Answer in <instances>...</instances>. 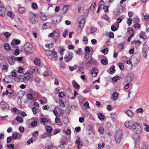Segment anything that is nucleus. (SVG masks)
<instances>
[{
    "mask_svg": "<svg viewBox=\"0 0 149 149\" xmlns=\"http://www.w3.org/2000/svg\"><path fill=\"white\" fill-rule=\"evenodd\" d=\"M96 3V2L95 1L94 3H93L91 4V6H90V9L91 10H93L94 9V8H95V6Z\"/></svg>",
    "mask_w": 149,
    "mask_h": 149,
    "instance_id": "obj_42",
    "label": "nucleus"
},
{
    "mask_svg": "<svg viewBox=\"0 0 149 149\" xmlns=\"http://www.w3.org/2000/svg\"><path fill=\"white\" fill-rule=\"evenodd\" d=\"M17 120L20 123H22L23 121V119L21 117L17 116L16 118Z\"/></svg>",
    "mask_w": 149,
    "mask_h": 149,
    "instance_id": "obj_29",
    "label": "nucleus"
},
{
    "mask_svg": "<svg viewBox=\"0 0 149 149\" xmlns=\"http://www.w3.org/2000/svg\"><path fill=\"white\" fill-rule=\"evenodd\" d=\"M7 15L12 19L13 17L14 16V14L11 12L10 11L8 12Z\"/></svg>",
    "mask_w": 149,
    "mask_h": 149,
    "instance_id": "obj_34",
    "label": "nucleus"
},
{
    "mask_svg": "<svg viewBox=\"0 0 149 149\" xmlns=\"http://www.w3.org/2000/svg\"><path fill=\"white\" fill-rule=\"evenodd\" d=\"M148 48V47L147 46L146 42H144L143 43V49L142 52H146L147 50V49Z\"/></svg>",
    "mask_w": 149,
    "mask_h": 149,
    "instance_id": "obj_21",
    "label": "nucleus"
},
{
    "mask_svg": "<svg viewBox=\"0 0 149 149\" xmlns=\"http://www.w3.org/2000/svg\"><path fill=\"white\" fill-rule=\"evenodd\" d=\"M101 61L102 64L103 65H106L108 64V61L106 59H102Z\"/></svg>",
    "mask_w": 149,
    "mask_h": 149,
    "instance_id": "obj_37",
    "label": "nucleus"
},
{
    "mask_svg": "<svg viewBox=\"0 0 149 149\" xmlns=\"http://www.w3.org/2000/svg\"><path fill=\"white\" fill-rule=\"evenodd\" d=\"M134 75L132 73L129 74L125 78V80L129 83L133 79Z\"/></svg>",
    "mask_w": 149,
    "mask_h": 149,
    "instance_id": "obj_8",
    "label": "nucleus"
},
{
    "mask_svg": "<svg viewBox=\"0 0 149 149\" xmlns=\"http://www.w3.org/2000/svg\"><path fill=\"white\" fill-rule=\"evenodd\" d=\"M98 117L100 120H104V116L102 113H100L98 114Z\"/></svg>",
    "mask_w": 149,
    "mask_h": 149,
    "instance_id": "obj_27",
    "label": "nucleus"
},
{
    "mask_svg": "<svg viewBox=\"0 0 149 149\" xmlns=\"http://www.w3.org/2000/svg\"><path fill=\"white\" fill-rule=\"evenodd\" d=\"M85 22V19H82L79 22V27L80 28H83Z\"/></svg>",
    "mask_w": 149,
    "mask_h": 149,
    "instance_id": "obj_12",
    "label": "nucleus"
},
{
    "mask_svg": "<svg viewBox=\"0 0 149 149\" xmlns=\"http://www.w3.org/2000/svg\"><path fill=\"white\" fill-rule=\"evenodd\" d=\"M63 132L64 133H65L67 134L68 135H69L71 133V131L70 129H68L66 131L65 130H63Z\"/></svg>",
    "mask_w": 149,
    "mask_h": 149,
    "instance_id": "obj_33",
    "label": "nucleus"
},
{
    "mask_svg": "<svg viewBox=\"0 0 149 149\" xmlns=\"http://www.w3.org/2000/svg\"><path fill=\"white\" fill-rule=\"evenodd\" d=\"M10 58H11L12 61L13 62H14L17 60L16 57L14 58L13 56H10Z\"/></svg>",
    "mask_w": 149,
    "mask_h": 149,
    "instance_id": "obj_60",
    "label": "nucleus"
},
{
    "mask_svg": "<svg viewBox=\"0 0 149 149\" xmlns=\"http://www.w3.org/2000/svg\"><path fill=\"white\" fill-rule=\"evenodd\" d=\"M37 121L34 120V121L31 122V125L33 127H36L37 125Z\"/></svg>",
    "mask_w": 149,
    "mask_h": 149,
    "instance_id": "obj_41",
    "label": "nucleus"
},
{
    "mask_svg": "<svg viewBox=\"0 0 149 149\" xmlns=\"http://www.w3.org/2000/svg\"><path fill=\"white\" fill-rule=\"evenodd\" d=\"M125 113L129 117H132L133 116V113L130 110H127Z\"/></svg>",
    "mask_w": 149,
    "mask_h": 149,
    "instance_id": "obj_23",
    "label": "nucleus"
},
{
    "mask_svg": "<svg viewBox=\"0 0 149 149\" xmlns=\"http://www.w3.org/2000/svg\"><path fill=\"white\" fill-rule=\"evenodd\" d=\"M145 127L144 128L146 132H149V126L146 123L144 124Z\"/></svg>",
    "mask_w": 149,
    "mask_h": 149,
    "instance_id": "obj_38",
    "label": "nucleus"
},
{
    "mask_svg": "<svg viewBox=\"0 0 149 149\" xmlns=\"http://www.w3.org/2000/svg\"><path fill=\"white\" fill-rule=\"evenodd\" d=\"M4 35L6 38H8L9 37V36H10V34L9 32H6L4 33Z\"/></svg>",
    "mask_w": 149,
    "mask_h": 149,
    "instance_id": "obj_63",
    "label": "nucleus"
},
{
    "mask_svg": "<svg viewBox=\"0 0 149 149\" xmlns=\"http://www.w3.org/2000/svg\"><path fill=\"white\" fill-rule=\"evenodd\" d=\"M30 14L29 18L31 22L33 24L37 22L38 20L36 14L33 12H31Z\"/></svg>",
    "mask_w": 149,
    "mask_h": 149,
    "instance_id": "obj_4",
    "label": "nucleus"
},
{
    "mask_svg": "<svg viewBox=\"0 0 149 149\" xmlns=\"http://www.w3.org/2000/svg\"><path fill=\"white\" fill-rule=\"evenodd\" d=\"M33 138L30 139L27 141V143L29 145H30L33 142Z\"/></svg>",
    "mask_w": 149,
    "mask_h": 149,
    "instance_id": "obj_46",
    "label": "nucleus"
},
{
    "mask_svg": "<svg viewBox=\"0 0 149 149\" xmlns=\"http://www.w3.org/2000/svg\"><path fill=\"white\" fill-rule=\"evenodd\" d=\"M24 130V129L23 127L20 126L19 128V130L21 133H23Z\"/></svg>",
    "mask_w": 149,
    "mask_h": 149,
    "instance_id": "obj_56",
    "label": "nucleus"
},
{
    "mask_svg": "<svg viewBox=\"0 0 149 149\" xmlns=\"http://www.w3.org/2000/svg\"><path fill=\"white\" fill-rule=\"evenodd\" d=\"M114 68V66H112L110 68V71L111 74H113L114 72L115 71Z\"/></svg>",
    "mask_w": 149,
    "mask_h": 149,
    "instance_id": "obj_36",
    "label": "nucleus"
},
{
    "mask_svg": "<svg viewBox=\"0 0 149 149\" xmlns=\"http://www.w3.org/2000/svg\"><path fill=\"white\" fill-rule=\"evenodd\" d=\"M131 60L132 61L134 62L136 64H137L140 61V58L139 56H136L134 57V58L132 57Z\"/></svg>",
    "mask_w": 149,
    "mask_h": 149,
    "instance_id": "obj_10",
    "label": "nucleus"
},
{
    "mask_svg": "<svg viewBox=\"0 0 149 149\" xmlns=\"http://www.w3.org/2000/svg\"><path fill=\"white\" fill-rule=\"evenodd\" d=\"M140 133L136 132V133L134 135L133 139L135 141L136 140L137 141L138 140H139L140 139V136L139 134Z\"/></svg>",
    "mask_w": 149,
    "mask_h": 149,
    "instance_id": "obj_16",
    "label": "nucleus"
},
{
    "mask_svg": "<svg viewBox=\"0 0 149 149\" xmlns=\"http://www.w3.org/2000/svg\"><path fill=\"white\" fill-rule=\"evenodd\" d=\"M52 52L50 50L46 51V53L49 58L52 57Z\"/></svg>",
    "mask_w": 149,
    "mask_h": 149,
    "instance_id": "obj_22",
    "label": "nucleus"
},
{
    "mask_svg": "<svg viewBox=\"0 0 149 149\" xmlns=\"http://www.w3.org/2000/svg\"><path fill=\"white\" fill-rule=\"evenodd\" d=\"M60 132V129H55L54 130V132L53 133V134L54 135H56L57 133H59Z\"/></svg>",
    "mask_w": 149,
    "mask_h": 149,
    "instance_id": "obj_48",
    "label": "nucleus"
},
{
    "mask_svg": "<svg viewBox=\"0 0 149 149\" xmlns=\"http://www.w3.org/2000/svg\"><path fill=\"white\" fill-rule=\"evenodd\" d=\"M19 80L17 81L23 82L24 81V77L22 75H20L18 76Z\"/></svg>",
    "mask_w": 149,
    "mask_h": 149,
    "instance_id": "obj_30",
    "label": "nucleus"
},
{
    "mask_svg": "<svg viewBox=\"0 0 149 149\" xmlns=\"http://www.w3.org/2000/svg\"><path fill=\"white\" fill-rule=\"evenodd\" d=\"M27 99L29 100H32L33 96L31 94H29L27 95Z\"/></svg>",
    "mask_w": 149,
    "mask_h": 149,
    "instance_id": "obj_49",
    "label": "nucleus"
},
{
    "mask_svg": "<svg viewBox=\"0 0 149 149\" xmlns=\"http://www.w3.org/2000/svg\"><path fill=\"white\" fill-rule=\"evenodd\" d=\"M2 71L3 72H7V68L5 65H3L2 68Z\"/></svg>",
    "mask_w": 149,
    "mask_h": 149,
    "instance_id": "obj_61",
    "label": "nucleus"
},
{
    "mask_svg": "<svg viewBox=\"0 0 149 149\" xmlns=\"http://www.w3.org/2000/svg\"><path fill=\"white\" fill-rule=\"evenodd\" d=\"M37 5L36 3H33L32 5V7L33 9H36L37 8Z\"/></svg>",
    "mask_w": 149,
    "mask_h": 149,
    "instance_id": "obj_58",
    "label": "nucleus"
},
{
    "mask_svg": "<svg viewBox=\"0 0 149 149\" xmlns=\"http://www.w3.org/2000/svg\"><path fill=\"white\" fill-rule=\"evenodd\" d=\"M40 18L43 21H45L47 19V17L45 15L41 14L40 16Z\"/></svg>",
    "mask_w": 149,
    "mask_h": 149,
    "instance_id": "obj_39",
    "label": "nucleus"
},
{
    "mask_svg": "<svg viewBox=\"0 0 149 149\" xmlns=\"http://www.w3.org/2000/svg\"><path fill=\"white\" fill-rule=\"evenodd\" d=\"M60 105L62 107H65V105L63 101L62 100L59 101Z\"/></svg>",
    "mask_w": 149,
    "mask_h": 149,
    "instance_id": "obj_53",
    "label": "nucleus"
},
{
    "mask_svg": "<svg viewBox=\"0 0 149 149\" xmlns=\"http://www.w3.org/2000/svg\"><path fill=\"white\" fill-rule=\"evenodd\" d=\"M4 47L5 49L7 51H9L10 50V45L8 43H6L4 45Z\"/></svg>",
    "mask_w": 149,
    "mask_h": 149,
    "instance_id": "obj_26",
    "label": "nucleus"
},
{
    "mask_svg": "<svg viewBox=\"0 0 149 149\" xmlns=\"http://www.w3.org/2000/svg\"><path fill=\"white\" fill-rule=\"evenodd\" d=\"M46 130L47 133L50 134L52 131L53 129L52 127L50 126H47L46 127Z\"/></svg>",
    "mask_w": 149,
    "mask_h": 149,
    "instance_id": "obj_20",
    "label": "nucleus"
},
{
    "mask_svg": "<svg viewBox=\"0 0 149 149\" xmlns=\"http://www.w3.org/2000/svg\"><path fill=\"white\" fill-rule=\"evenodd\" d=\"M5 15L6 13L3 10L1 9H0V15L4 16H5Z\"/></svg>",
    "mask_w": 149,
    "mask_h": 149,
    "instance_id": "obj_55",
    "label": "nucleus"
},
{
    "mask_svg": "<svg viewBox=\"0 0 149 149\" xmlns=\"http://www.w3.org/2000/svg\"><path fill=\"white\" fill-rule=\"evenodd\" d=\"M119 77L118 75H116L112 78V80L114 82H115L119 79Z\"/></svg>",
    "mask_w": 149,
    "mask_h": 149,
    "instance_id": "obj_28",
    "label": "nucleus"
},
{
    "mask_svg": "<svg viewBox=\"0 0 149 149\" xmlns=\"http://www.w3.org/2000/svg\"><path fill=\"white\" fill-rule=\"evenodd\" d=\"M0 107L3 109H9L8 105L3 101H1L0 103Z\"/></svg>",
    "mask_w": 149,
    "mask_h": 149,
    "instance_id": "obj_9",
    "label": "nucleus"
},
{
    "mask_svg": "<svg viewBox=\"0 0 149 149\" xmlns=\"http://www.w3.org/2000/svg\"><path fill=\"white\" fill-rule=\"evenodd\" d=\"M111 29L113 31H115L117 30V29L116 28V26L113 25L111 26Z\"/></svg>",
    "mask_w": 149,
    "mask_h": 149,
    "instance_id": "obj_51",
    "label": "nucleus"
},
{
    "mask_svg": "<svg viewBox=\"0 0 149 149\" xmlns=\"http://www.w3.org/2000/svg\"><path fill=\"white\" fill-rule=\"evenodd\" d=\"M119 67L120 68L121 70H123L124 68V66L123 64L122 63H120L119 64Z\"/></svg>",
    "mask_w": 149,
    "mask_h": 149,
    "instance_id": "obj_64",
    "label": "nucleus"
},
{
    "mask_svg": "<svg viewBox=\"0 0 149 149\" xmlns=\"http://www.w3.org/2000/svg\"><path fill=\"white\" fill-rule=\"evenodd\" d=\"M18 11L19 13L22 14H24L26 10L25 8L23 7H20L19 8Z\"/></svg>",
    "mask_w": 149,
    "mask_h": 149,
    "instance_id": "obj_14",
    "label": "nucleus"
},
{
    "mask_svg": "<svg viewBox=\"0 0 149 149\" xmlns=\"http://www.w3.org/2000/svg\"><path fill=\"white\" fill-rule=\"evenodd\" d=\"M38 71V69L36 66H33L30 69V72L32 73L35 74Z\"/></svg>",
    "mask_w": 149,
    "mask_h": 149,
    "instance_id": "obj_11",
    "label": "nucleus"
},
{
    "mask_svg": "<svg viewBox=\"0 0 149 149\" xmlns=\"http://www.w3.org/2000/svg\"><path fill=\"white\" fill-rule=\"evenodd\" d=\"M68 9V7L67 6H65L63 7V13L65 14L66 12Z\"/></svg>",
    "mask_w": 149,
    "mask_h": 149,
    "instance_id": "obj_52",
    "label": "nucleus"
},
{
    "mask_svg": "<svg viewBox=\"0 0 149 149\" xmlns=\"http://www.w3.org/2000/svg\"><path fill=\"white\" fill-rule=\"evenodd\" d=\"M24 50L25 52L26 53L30 54L33 53V52H31V51L33 48V47L32 45L29 42H27L25 43L24 45Z\"/></svg>",
    "mask_w": 149,
    "mask_h": 149,
    "instance_id": "obj_3",
    "label": "nucleus"
},
{
    "mask_svg": "<svg viewBox=\"0 0 149 149\" xmlns=\"http://www.w3.org/2000/svg\"><path fill=\"white\" fill-rule=\"evenodd\" d=\"M74 46L72 45H70L68 46V48L69 49L73 50L74 49Z\"/></svg>",
    "mask_w": 149,
    "mask_h": 149,
    "instance_id": "obj_62",
    "label": "nucleus"
},
{
    "mask_svg": "<svg viewBox=\"0 0 149 149\" xmlns=\"http://www.w3.org/2000/svg\"><path fill=\"white\" fill-rule=\"evenodd\" d=\"M126 127L134 130L136 132L141 133L142 129L140 125L137 123H134L132 121H128L125 123Z\"/></svg>",
    "mask_w": 149,
    "mask_h": 149,
    "instance_id": "obj_1",
    "label": "nucleus"
},
{
    "mask_svg": "<svg viewBox=\"0 0 149 149\" xmlns=\"http://www.w3.org/2000/svg\"><path fill=\"white\" fill-rule=\"evenodd\" d=\"M84 50L85 51L88 53H90L91 52V50L90 49V47L89 46L86 47L85 48Z\"/></svg>",
    "mask_w": 149,
    "mask_h": 149,
    "instance_id": "obj_57",
    "label": "nucleus"
},
{
    "mask_svg": "<svg viewBox=\"0 0 149 149\" xmlns=\"http://www.w3.org/2000/svg\"><path fill=\"white\" fill-rule=\"evenodd\" d=\"M112 98L114 100H116L118 98V94L117 92L114 91L112 95Z\"/></svg>",
    "mask_w": 149,
    "mask_h": 149,
    "instance_id": "obj_13",
    "label": "nucleus"
},
{
    "mask_svg": "<svg viewBox=\"0 0 149 149\" xmlns=\"http://www.w3.org/2000/svg\"><path fill=\"white\" fill-rule=\"evenodd\" d=\"M91 74L92 75L95 74L93 76L94 77H96L97 74V70L95 68L92 69L91 70Z\"/></svg>",
    "mask_w": 149,
    "mask_h": 149,
    "instance_id": "obj_17",
    "label": "nucleus"
},
{
    "mask_svg": "<svg viewBox=\"0 0 149 149\" xmlns=\"http://www.w3.org/2000/svg\"><path fill=\"white\" fill-rule=\"evenodd\" d=\"M34 62L35 65H38L40 64V61L39 59L36 58L34 60Z\"/></svg>",
    "mask_w": 149,
    "mask_h": 149,
    "instance_id": "obj_35",
    "label": "nucleus"
},
{
    "mask_svg": "<svg viewBox=\"0 0 149 149\" xmlns=\"http://www.w3.org/2000/svg\"><path fill=\"white\" fill-rule=\"evenodd\" d=\"M132 21V19H131L130 18H128L127 19V23L129 26H130L131 24Z\"/></svg>",
    "mask_w": 149,
    "mask_h": 149,
    "instance_id": "obj_44",
    "label": "nucleus"
},
{
    "mask_svg": "<svg viewBox=\"0 0 149 149\" xmlns=\"http://www.w3.org/2000/svg\"><path fill=\"white\" fill-rule=\"evenodd\" d=\"M108 36L110 38H113L114 37V34L113 32H110Z\"/></svg>",
    "mask_w": 149,
    "mask_h": 149,
    "instance_id": "obj_54",
    "label": "nucleus"
},
{
    "mask_svg": "<svg viewBox=\"0 0 149 149\" xmlns=\"http://www.w3.org/2000/svg\"><path fill=\"white\" fill-rule=\"evenodd\" d=\"M72 83L74 87L76 89H79L80 88L79 85L75 81L73 80L72 81Z\"/></svg>",
    "mask_w": 149,
    "mask_h": 149,
    "instance_id": "obj_19",
    "label": "nucleus"
},
{
    "mask_svg": "<svg viewBox=\"0 0 149 149\" xmlns=\"http://www.w3.org/2000/svg\"><path fill=\"white\" fill-rule=\"evenodd\" d=\"M122 132L121 130L118 129L116 132L115 135V140L116 143L119 144L122 139Z\"/></svg>",
    "mask_w": 149,
    "mask_h": 149,
    "instance_id": "obj_2",
    "label": "nucleus"
},
{
    "mask_svg": "<svg viewBox=\"0 0 149 149\" xmlns=\"http://www.w3.org/2000/svg\"><path fill=\"white\" fill-rule=\"evenodd\" d=\"M58 58V56L57 55V52H55L54 54L53 52L52 54V57L50 58H49L52 60V59H53L54 61H56Z\"/></svg>",
    "mask_w": 149,
    "mask_h": 149,
    "instance_id": "obj_15",
    "label": "nucleus"
},
{
    "mask_svg": "<svg viewBox=\"0 0 149 149\" xmlns=\"http://www.w3.org/2000/svg\"><path fill=\"white\" fill-rule=\"evenodd\" d=\"M21 134L16 132H13L11 137L13 139L15 140L17 139H20L21 137Z\"/></svg>",
    "mask_w": 149,
    "mask_h": 149,
    "instance_id": "obj_6",
    "label": "nucleus"
},
{
    "mask_svg": "<svg viewBox=\"0 0 149 149\" xmlns=\"http://www.w3.org/2000/svg\"><path fill=\"white\" fill-rule=\"evenodd\" d=\"M139 36L141 38L144 40L145 39L146 37V33L144 32L141 31L140 34Z\"/></svg>",
    "mask_w": 149,
    "mask_h": 149,
    "instance_id": "obj_18",
    "label": "nucleus"
},
{
    "mask_svg": "<svg viewBox=\"0 0 149 149\" xmlns=\"http://www.w3.org/2000/svg\"><path fill=\"white\" fill-rule=\"evenodd\" d=\"M24 77L25 79L28 81L31 78L30 75L29 73H26L24 74Z\"/></svg>",
    "mask_w": 149,
    "mask_h": 149,
    "instance_id": "obj_24",
    "label": "nucleus"
},
{
    "mask_svg": "<svg viewBox=\"0 0 149 149\" xmlns=\"http://www.w3.org/2000/svg\"><path fill=\"white\" fill-rule=\"evenodd\" d=\"M123 11V7L122 6H118L116 10L113 11L114 14L116 15H119Z\"/></svg>",
    "mask_w": 149,
    "mask_h": 149,
    "instance_id": "obj_7",
    "label": "nucleus"
},
{
    "mask_svg": "<svg viewBox=\"0 0 149 149\" xmlns=\"http://www.w3.org/2000/svg\"><path fill=\"white\" fill-rule=\"evenodd\" d=\"M98 131L100 133L102 134L104 132V129L103 127H100L99 128Z\"/></svg>",
    "mask_w": 149,
    "mask_h": 149,
    "instance_id": "obj_45",
    "label": "nucleus"
},
{
    "mask_svg": "<svg viewBox=\"0 0 149 149\" xmlns=\"http://www.w3.org/2000/svg\"><path fill=\"white\" fill-rule=\"evenodd\" d=\"M118 47L120 50L123 49L124 47V46L121 43H119L118 45Z\"/></svg>",
    "mask_w": 149,
    "mask_h": 149,
    "instance_id": "obj_43",
    "label": "nucleus"
},
{
    "mask_svg": "<svg viewBox=\"0 0 149 149\" xmlns=\"http://www.w3.org/2000/svg\"><path fill=\"white\" fill-rule=\"evenodd\" d=\"M75 143L77 145V149H79L80 148L83 146L84 144L82 139L80 137H79L78 139L75 141Z\"/></svg>",
    "mask_w": 149,
    "mask_h": 149,
    "instance_id": "obj_5",
    "label": "nucleus"
},
{
    "mask_svg": "<svg viewBox=\"0 0 149 149\" xmlns=\"http://www.w3.org/2000/svg\"><path fill=\"white\" fill-rule=\"evenodd\" d=\"M49 72L47 70L45 71L42 74V75L44 77L47 76L49 75Z\"/></svg>",
    "mask_w": 149,
    "mask_h": 149,
    "instance_id": "obj_47",
    "label": "nucleus"
},
{
    "mask_svg": "<svg viewBox=\"0 0 149 149\" xmlns=\"http://www.w3.org/2000/svg\"><path fill=\"white\" fill-rule=\"evenodd\" d=\"M134 26L135 28L139 29L140 27V24L138 23H136L134 25Z\"/></svg>",
    "mask_w": 149,
    "mask_h": 149,
    "instance_id": "obj_59",
    "label": "nucleus"
},
{
    "mask_svg": "<svg viewBox=\"0 0 149 149\" xmlns=\"http://www.w3.org/2000/svg\"><path fill=\"white\" fill-rule=\"evenodd\" d=\"M40 123L41 124L44 123L45 124V123H48V121L45 118H41L40 120Z\"/></svg>",
    "mask_w": 149,
    "mask_h": 149,
    "instance_id": "obj_31",
    "label": "nucleus"
},
{
    "mask_svg": "<svg viewBox=\"0 0 149 149\" xmlns=\"http://www.w3.org/2000/svg\"><path fill=\"white\" fill-rule=\"evenodd\" d=\"M97 28L95 27H91L90 28L91 33H93L96 32L97 31Z\"/></svg>",
    "mask_w": 149,
    "mask_h": 149,
    "instance_id": "obj_32",
    "label": "nucleus"
},
{
    "mask_svg": "<svg viewBox=\"0 0 149 149\" xmlns=\"http://www.w3.org/2000/svg\"><path fill=\"white\" fill-rule=\"evenodd\" d=\"M49 136V134L47 133H45L42 135L41 138L42 139H43L46 137H48Z\"/></svg>",
    "mask_w": 149,
    "mask_h": 149,
    "instance_id": "obj_25",
    "label": "nucleus"
},
{
    "mask_svg": "<svg viewBox=\"0 0 149 149\" xmlns=\"http://www.w3.org/2000/svg\"><path fill=\"white\" fill-rule=\"evenodd\" d=\"M136 112L137 113H142L144 112V110L142 108H140L137 109Z\"/></svg>",
    "mask_w": 149,
    "mask_h": 149,
    "instance_id": "obj_40",
    "label": "nucleus"
},
{
    "mask_svg": "<svg viewBox=\"0 0 149 149\" xmlns=\"http://www.w3.org/2000/svg\"><path fill=\"white\" fill-rule=\"evenodd\" d=\"M89 58L90 59V60H89V61L88 60L87 62V63L88 64H92L94 62V61L92 60V58L91 57L90 58Z\"/></svg>",
    "mask_w": 149,
    "mask_h": 149,
    "instance_id": "obj_50",
    "label": "nucleus"
}]
</instances>
